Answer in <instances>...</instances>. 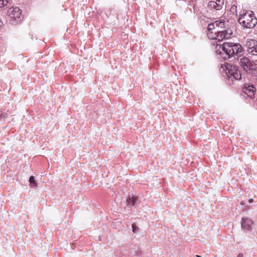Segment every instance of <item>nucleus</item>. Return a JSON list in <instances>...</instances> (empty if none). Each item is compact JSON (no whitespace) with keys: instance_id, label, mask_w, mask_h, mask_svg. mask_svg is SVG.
Returning <instances> with one entry per match:
<instances>
[{"instance_id":"obj_11","label":"nucleus","mask_w":257,"mask_h":257,"mask_svg":"<svg viewBox=\"0 0 257 257\" xmlns=\"http://www.w3.org/2000/svg\"><path fill=\"white\" fill-rule=\"evenodd\" d=\"M137 202V199L135 197H131L127 200V204L134 206Z\"/></svg>"},{"instance_id":"obj_7","label":"nucleus","mask_w":257,"mask_h":257,"mask_svg":"<svg viewBox=\"0 0 257 257\" xmlns=\"http://www.w3.org/2000/svg\"><path fill=\"white\" fill-rule=\"evenodd\" d=\"M8 14L14 20H21L22 17V11L17 7L10 8L8 11Z\"/></svg>"},{"instance_id":"obj_12","label":"nucleus","mask_w":257,"mask_h":257,"mask_svg":"<svg viewBox=\"0 0 257 257\" xmlns=\"http://www.w3.org/2000/svg\"><path fill=\"white\" fill-rule=\"evenodd\" d=\"M29 182L32 185V187H35L37 186V183H36L35 178L33 176H31L29 179Z\"/></svg>"},{"instance_id":"obj_2","label":"nucleus","mask_w":257,"mask_h":257,"mask_svg":"<svg viewBox=\"0 0 257 257\" xmlns=\"http://www.w3.org/2000/svg\"><path fill=\"white\" fill-rule=\"evenodd\" d=\"M215 50L218 58H222L224 60L228 59L231 56L242 52L240 44L232 42L224 43L223 46L216 44Z\"/></svg>"},{"instance_id":"obj_9","label":"nucleus","mask_w":257,"mask_h":257,"mask_svg":"<svg viewBox=\"0 0 257 257\" xmlns=\"http://www.w3.org/2000/svg\"><path fill=\"white\" fill-rule=\"evenodd\" d=\"M224 4V0H216L210 1L208 3V7L216 10H220Z\"/></svg>"},{"instance_id":"obj_14","label":"nucleus","mask_w":257,"mask_h":257,"mask_svg":"<svg viewBox=\"0 0 257 257\" xmlns=\"http://www.w3.org/2000/svg\"><path fill=\"white\" fill-rule=\"evenodd\" d=\"M132 228H133V231L134 232V233H135V230L136 229V226L135 225L133 224L132 225Z\"/></svg>"},{"instance_id":"obj_18","label":"nucleus","mask_w":257,"mask_h":257,"mask_svg":"<svg viewBox=\"0 0 257 257\" xmlns=\"http://www.w3.org/2000/svg\"><path fill=\"white\" fill-rule=\"evenodd\" d=\"M255 76H256V80H257V75H254Z\"/></svg>"},{"instance_id":"obj_16","label":"nucleus","mask_w":257,"mask_h":257,"mask_svg":"<svg viewBox=\"0 0 257 257\" xmlns=\"http://www.w3.org/2000/svg\"><path fill=\"white\" fill-rule=\"evenodd\" d=\"M237 257H243V254L242 253H239L238 254Z\"/></svg>"},{"instance_id":"obj_4","label":"nucleus","mask_w":257,"mask_h":257,"mask_svg":"<svg viewBox=\"0 0 257 257\" xmlns=\"http://www.w3.org/2000/svg\"><path fill=\"white\" fill-rule=\"evenodd\" d=\"M239 64L246 72L251 75H257V64L247 57L240 59Z\"/></svg>"},{"instance_id":"obj_8","label":"nucleus","mask_w":257,"mask_h":257,"mask_svg":"<svg viewBox=\"0 0 257 257\" xmlns=\"http://www.w3.org/2000/svg\"><path fill=\"white\" fill-rule=\"evenodd\" d=\"M242 89L243 92L251 98L254 96L256 90L252 84H245Z\"/></svg>"},{"instance_id":"obj_17","label":"nucleus","mask_w":257,"mask_h":257,"mask_svg":"<svg viewBox=\"0 0 257 257\" xmlns=\"http://www.w3.org/2000/svg\"><path fill=\"white\" fill-rule=\"evenodd\" d=\"M196 257H201V256H200L199 255H196Z\"/></svg>"},{"instance_id":"obj_5","label":"nucleus","mask_w":257,"mask_h":257,"mask_svg":"<svg viewBox=\"0 0 257 257\" xmlns=\"http://www.w3.org/2000/svg\"><path fill=\"white\" fill-rule=\"evenodd\" d=\"M223 69L228 78V81H230L231 82H233L235 80H240L241 78L240 71L235 66L227 63L223 67ZM228 83H230L229 82Z\"/></svg>"},{"instance_id":"obj_15","label":"nucleus","mask_w":257,"mask_h":257,"mask_svg":"<svg viewBox=\"0 0 257 257\" xmlns=\"http://www.w3.org/2000/svg\"><path fill=\"white\" fill-rule=\"evenodd\" d=\"M7 113H6V114H4H4H1L0 115V117H5L7 115Z\"/></svg>"},{"instance_id":"obj_1","label":"nucleus","mask_w":257,"mask_h":257,"mask_svg":"<svg viewBox=\"0 0 257 257\" xmlns=\"http://www.w3.org/2000/svg\"><path fill=\"white\" fill-rule=\"evenodd\" d=\"M232 31L230 29V24L228 21H216L208 26L207 36L209 39L219 42L230 38Z\"/></svg>"},{"instance_id":"obj_3","label":"nucleus","mask_w":257,"mask_h":257,"mask_svg":"<svg viewBox=\"0 0 257 257\" xmlns=\"http://www.w3.org/2000/svg\"><path fill=\"white\" fill-rule=\"evenodd\" d=\"M239 23L245 28L252 29L257 24V19L252 11H246L240 15Z\"/></svg>"},{"instance_id":"obj_6","label":"nucleus","mask_w":257,"mask_h":257,"mask_svg":"<svg viewBox=\"0 0 257 257\" xmlns=\"http://www.w3.org/2000/svg\"><path fill=\"white\" fill-rule=\"evenodd\" d=\"M247 52L252 55H257V41L253 39L246 41Z\"/></svg>"},{"instance_id":"obj_13","label":"nucleus","mask_w":257,"mask_h":257,"mask_svg":"<svg viewBox=\"0 0 257 257\" xmlns=\"http://www.w3.org/2000/svg\"><path fill=\"white\" fill-rule=\"evenodd\" d=\"M10 0H0V8H3L9 3Z\"/></svg>"},{"instance_id":"obj_10","label":"nucleus","mask_w":257,"mask_h":257,"mask_svg":"<svg viewBox=\"0 0 257 257\" xmlns=\"http://www.w3.org/2000/svg\"><path fill=\"white\" fill-rule=\"evenodd\" d=\"M252 225V221L249 218H243L241 226L244 229L249 230L251 229Z\"/></svg>"}]
</instances>
